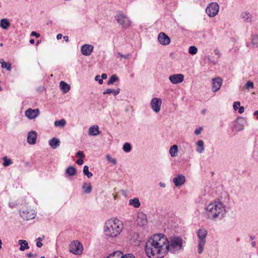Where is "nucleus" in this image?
I'll return each instance as SVG.
<instances>
[{"mask_svg": "<svg viewBox=\"0 0 258 258\" xmlns=\"http://www.w3.org/2000/svg\"><path fill=\"white\" fill-rule=\"evenodd\" d=\"M167 237L162 234H154L149 238L145 248L149 258H163L166 254L165 244Z\"/></svg>", "mask_w": 258, "mask_h": 258, "instance_id": "1", "label": "nucleus"}, {"mask_svg": "<svg viewBox=\"0 0 258 258\" xmlns=\"http://www.w3.org/2000/svg\"><path fill=\"white\" fill-rule=\"evenodd\" d=\"M205 213L209 219L215 221L221 220L226 213L225 206L221 202L211 203L205 208Z\"/></svg>", "mask_w": 258, "mask_h": 258, "instance_id": "2", "label": "nucleus"}, {"mask_svg": "<svg viewBox=\"0 0 258 258\" xmlns=\"http://www.w3.org/2000/svg\"><path fill=\"white\" fill-rule=\"evenodd\" d=\"M123 227L122 222L117 219L108 220L105 223L104 232L106 237L114 238L120 233Z\"/></svg>", "mask_w": 258, "mask_h": 258, "instance_id": "3", "label": "nucleus"}, {"mask_svg": "<svg viewBox=\"0 0 258 258\" xmlns=\"http://www.w3.org/2000/svg\"><path fill=\"white\" fill-rule=\"evenodd\" d=\"M184 241L180 236H173L167 239L165 248L166 254L168 252L171 253H178L184 249Z\"/></svg>", "mask_w": 258, "mask_h": 258, "instance_id": "4", "label": "nucleus"}, {"mask_svg": "<svg viewBox=\"0 0 258 258\" xmlns=\"http://www.w3.org/2000/svg\"><path fill=\"white\" fill-rule=\"evenodd\" d=\"M207 233V231L204 228L200 229L197 231V236L199 238L198 251L199 254H201L203 252Z\"/></svg>", "mask_w": 258, "mask_h": 258, "instance_id": "5", "label": "nucleus"}, {"mask_svg": "<svg viewBox=\"0 0 258 258\" xmlns=\"http://www.w3.org/2000/svg\"><path fill=\"white\" fill-rule=\"evenodd\" d=\"M115 20L118 24L123 28L129 27L131 25V21L129 18L124 14L122 11H117L115 16Z\"/></svg>", "mask_w": 258, "mask_h": 258, "instance_id": "6", "label": "nucleus"}, {"mask_svg": "<svg viewBox=\"0 0 258 258\" xmlns=\"http://www.w3.org/2000/svg\"><path fill=\"white\" fill-rule=\"evenodd\" d=\"M220 6L216 2L210 3L206 9V13L210 17H214L218 13Z\"/></svg>", "mask_w": 258, "mask_h": 258, "instance_id": "7", "label": "nucleus"}, {"mask_svg": "<svg viewBox=\"0 0 258 258\" xmlns=\"http://www.w3.org/2000/svg\"><path fill=\"white\" fill-rule=\"evenodd\" d=\"M70 251L75 254H80L82 252V245L77 240L72 242L69 246Z\"/></svg>", "mask_w": 258, "mask_h": 258, "instance_id": "8", "label": "nucleus"}, {"mask_svg": "<svg viewBox=\"0 0 258 258\" xmlns=\"http://www.w3.org/2000/svg\"><path fill=\"white\" fill-rule=\"evenodd\" d=\"M245 121L242 118L236 119L234 121L232 127L233 131L240 132L242 131L244 128V124Z\"/></svg>", "mask_w": 258, "mask_h": 258, "instance_id": "9", "label": "nucleus"}, {"mask_svg": "<svg viewBox=\"0 0 258 258\" xmlns=\"http://www.w3.org/2000/svg\"><path fill=\"white\" fill-rule=\"evenodd\" d=\"M162 103V100L160 98H153L150 103L151 108L156 113L159 112Z\"/></svg>", "mask_w": 258, "mask_h": 258, "instance_id": "10", "label": "nucleus"}, {"mask_svg": "<svg viewBox=\"0 0 258 258\" xmlns=\"http://www.w3.org/2000/svg\"><path fill=\"white\" fill-rule=\"evenodd\" d=\"M25 116L30 119H33L38 117L40 114V110L36 108L33 109L29 108L25 111Z\"/></svg>", "mask_w": 258, "mask_h": 258, "instance_id": "11", "label": "nucleus"}, {"mask_svg": "<svg viewBox=\"0 0 258 258\" xmlns=\"http://www.w3.org/2000/svg\"><path fill=\"white\" fill-rule=\"evenodd\" d=\"M158 40L159 42L163 45H167L171 42L170 37L164 32H160L159 34Z\"/></svg>", "mask_w": 258, "mask_h": 258, "instance_id": "12", "label": "nucleus"}, {"mask_svg": "<svg viewBox=\"0 0 258 258\" xmlns=\"http://www.w3.org/2000/svg\"><path fill=\"white\" fill-rule=\"evenodd\" d=\"M170 81L173 84L181 83L184 79V76L182 74H178L171 75L169 77Z\"/></svg>", "mask_w": 258, "mask_h": 258, "instance_id": "13", "label": "nucleus"}, {"mask_svg": "<svg viewBox=\"0 0 258 258\" xmlns=\"http://www.w3.org/2000/svg\"><path fill=\"white\" fill-rule=\"evenodd\" d=\"M94 47L90 44H84L81 46V51L83 55L85 56L90 55L93 50Z\"/></svg>", "mask_w": 258, "mask_h": 258, "instance_id": "14", "label": "nucleus"}, {"mask_svg": "<svg viewBox=\"0 0 258 258\" xmlns=\"http://www.w3.org/2000/svg\"><path fill=\"white\" fill-rule=\"evenodd\" d=\"M173 182L177 187L182 185L185 182V177L182 174H178L173 178Z\"/></svg>", "mask_w": 258, "mask_h": 258, "instance_id": "15", "label": "nucleus"}, {"mask_svg": "<svg viewBox=\"0 0 258 258\" xmlns=\"http://www.w3.org/2000/svg\"><path fill=\"white\" fill-rule=\"evenodd\" d=\"M222 81L220 78H214L212 79V90L214 92L218 91L222 85Z\"/></svg>", "mask_w": 258, "mask_h": 258, "instance_id": "16", "label": "nucleus"}, {"mask_svg": "<svg viewBox=\"0 0 258 258\" xmlns=\"http://www.w3.org/2000/svg\"><path fill=\"white\" fill-rule=\"evenodd\" d=\"M137 222L138 225L140 226L145 225L147 223V216L143 213L138 214L137 218Z\"/></svg>", "mask_w": 258, "mask_h": 258, "instance_id": "17", "label": "nucleus"}, {"mask_svg": "<svg viewBox=\"0 0 258 258\" xmlns=\"http://www.w3.org/2000/svg\"><path fill=\"white\" fill-rule=\"evenodd\" d=\"M20 215L22 218L25 220H29L33 219L35 218V215L32 211H29L28 210L23 211L21 213Z\"/></svg>", "mask_w": 258, "mask_h": 258, "instance_id": "18", "label": "nucleus"}, {"mask_svg": "<svg viewBox=\"0 0 258 258\" xmlns=\"http://www.w3.org/2000/svg\"><path fill=\"white\" fill-rule=\"evenodd\" d=\"M37 138V134L35 131H32L30 132L27 136V142L30 145H33L36 143Z\"/></svg>", "mask_w": 258, "mask_h": 258, "instance_id": "19", "label": "nucleus"}, {"mask_svg": "<svg viewBox=\"0 0 258 258\" xmlns=\"http://www.w3.org/2000/svg\"><path fill=\"white\" fill-rule=\"evenodd\" d=\"M100 133L99 131V127L98 125H95L91 126L89 128V134L91 136H96Z\"/></svg>", "mask_w": 258, "mask_h": 258, "instance_id": "20", "label": "nucleus"}, {"mask_svg": "<svg viewBox=\"0 0 258 258\" xmlns=\"http://www.w3.org/2000/svg\"><path fill=\"white\" fill-rule=\"evenodd\" d=\"M83 192L85 194H89L91 192L92 186L90 183L85 182L82 185Z\"/></svg>", "mask_w": 258, "mask_h": 258, "instance_id": "21", "label": "nucleus"}, {"mask_svg": "<svg viewBox=\"0 0 258 258\" xmlns=\"http://www.w3.org/2000/svg\"><path fill=\"white\" fill-rule=\"evenodd\" d=\"M60 143L59 139L56 138H53L49 141V144L53 149H56L58 147Z\"/></svg>", "mask_w": 258, "mask_h": 258, "instance_id": "22", "label": "nucleus"}, {"mask_svg": "<svg viewBox=\"0 0 258 258\" xmlns=\"http://www.w3.org/2000/svg\"><path fill=\"white\" fill-rule=\"evenodd\" d=\"M10 26V22L7 18H4L0 21V27L4 30H7Z\"/></svg>", "mask_w": 258, "mask_h": 258, "instance_id": "23", "label": "nucleus"}, {"mask_svg": "<svg viewBox=\"0 0 258 258\" xmlns=\"http://www.w3.org/2000/svg\"><path fill=\"white\" fill-rule=\"evenodd\" d=\"M18 243L20 245L19 249L21 251H24L25 249H27L29 248L28 242L25 240H19Z\"/></svg>", "mask_w": 258, "mask_h": 258, "instance_id": "24", "label": "nucleus"}, {"mask_svg": "<svg viewBox=\"0 0 258 258\" xmlns=\"http://www.w3.org/2000/svg\"><path fill=\"white\" fill-rule=\"evenodd\" d=\"M120 89L117 88V89L115 90L111 88H107L106 90H105L103 92V94H112L114 96H116L118 95L120 92Z\"/></svg>", "mask_w": 258, "mask_h": 258, "instance_id": "25", "label": "nucleus"}, {"mask_svg": "<svg viewBox=\"0 0 258 258\" xmlns=\"http://www.w3.org/2000/svg\"><path fill=\"white\" fill-rule=\"evenodd\" d=\"M59 86L64 93L68 92L70 90V86L64 81H61Z\"/></svg>", "mask_w": 258, "mask_h": 258, "instance_id": "26", "label": "nucleus"}, {"mask_svg": "<svg viewBox=\"0 0 258 258\" xmlns=\"http://www.w3.org/2000/svg\"><path fill=\"white\" fill-rule=\"evenodd\" d=\"M66 173L70 176H74L77 173V170L74 166H70L66 169Z\"/></svg>", "mask_w": 258, "mask_h": 258, "instance_id": "27", "label": "nucleus"}, {"mask_svg": "<svg viewBox=\"0 0 258 258\" xmlns=\"http://www.w3.org/2000/svg\"><path fill=\"white\" fill-rule=\"evenodd\" d=\"M198 148L197 152L199 153H202L204 150V142L203 140H199L197 143Z\"/></svg>", "mask_w": 258, "mask_h": 258, "instance_id": "28", "label": "nucleus"}, {"mask_svg": "<svg viewBox=\"0 0 258 258\" xmlns=\"http://www.w3.org/2000/svg\"><path fill=\"white\" fill-rule=\"evenodd\" d=\"M178 152V146L176 145L172 146L169 149V153L171 157H175Z\"/></svg>", "mask_w": 258, "mask_h": 258, "instance_id": "29", "label": "nucleus"}, {"mask_svg": "<svg viewBox=\"0 0 258 258\" xmlns=\"http://www.w3.org/2000/svg\"><path fill=\"white\" fill-rule=\"evenodd\" d=\"M129 204L136 208L140 207L141 206L140 202L138 198H134L130 200Z\"/></svg>", "mask_w": 258, "mask_h": 258, "instance_id": "30", "label": "nucleus"}, {"mask_svg": "<svg viewBox=\"0 0 258 258\" xmlns=\"http://www.w3.org/2000/svg\"><path fill=\"white\" fill-rule=\"evenodd\" d=\"M241 16L244 20V21L246 23H250L251 21V15L249 13L247 12L242 13Z\"/></svg>", "mask_w": 258, "mask_h": 258, "instance_id": "31", "label": "nucleus"}, {"mask_svg": "<svg viewBox=\"0 0 258 258\" xmlns=\"http://www.w3.org/2000/svg\"><path fill=\"white\" fill-rule=\"evenodd\" d=\"M119 80L118 77L116 75H112L107 82V84L110 85L113 84L114 82Z\"/></svg>", "mask_w": 258, "mask_h": 258, "instance_id": "32", "label": "nucleus"}, {"mask_svg": "<svg viewBox=\"0 0 258 258\" xmlns=\"http://www.w3.org/2000/svg\"><path fill=\"white\" fill-rule=\"evenodd\" d=\"M83 173L84 175L87 176L88 178H90L93 176V174L89 172V167L87 165L84 166Z\"/></svg>", "mask_w": 258, "mask_h": 258, "instance_id": "33", "label": "nucleus"}, {"mask_svg": "<svg viewBox=\"0 0 258 258\" xmlns=\"http://www.w3.org/2000/svg\"><path fill=\"white\" fill-rule=\"evenodd\" d=\"M66 124V121L64 119H61L59 120L55 121L54 125L55 126L63 127Z\"/></svg>", "mask_w": 258, "mask_h": 258, "instance_id": "34", "label": "nucleus"}, {"mask_svg": "<svg viewBox=\"0 0 258 258\" xmlns=\"http://www.w3.org/2000/svg\"><path fill=\"white\" fill-rule=\"evenodd\" d=\"M3 165L5 167H8L13 164V161L11 159L8 158L7 156L3 158Z\"/></svg>", "mask_w": 258, "mask_h": 258, "instance_id": "35", "label": "nucleus"}, {"mask_svg": "<svg viewBox=\"0 0 258 258\" xmlns=\"http://www.w3.org/2000/svg\"><path fill=\"white\" fill-rule=\"evenodd\" d=\"M1 63L3 68H5L8 71H10L11 70V63L5 62L3 59L1 60Z\"/></svg>", "mask_w": 258, "mask_h": 258, "instance_id": "36", "label": "nucleus"}, {"mask_svg": "<svg viewBox=\"0 0 258 258\" xmlns=\"http://www.w3.org/2000/svg\"><path fill=\"white\" fill-rule=\"evenodd\" d=\"M122 149L124 152L128 153L131 151L132 146L129 143H125L123 145Z\"/></svg>", "mask_w": 258, "mask_h": 258, "instance_id": "37", "label": "nucleus"}, {"mask_svg": "<svg viewBox=\"0 0 258 258\" xmlns=\"http://www.w3.org/2000/svg\"><path fill=\"white\" fill-rule=\"evenodd\" d=\"M120 251H116L109 254L106 258H119Z\"/></svg>", "mask_w": 258, "mask_h": 258, "instance_id": "38", "label": "nucleus"}, {"mask_svg": "<svg viewBox=\"0 0 258 258\" xmlns=\"http://www.w3.org/2000/svg\"><path fill=\"white\" fill-rule=\"evenodd\" d=\"M119 258H135L134 254L132 253H127L123 255L122 252L120 251V254H119Z\"/></svg>", "mask_w": 258, "mask_h": 258, "instance_id": "39", "label": "nucleus"}, {"mask_svg": "<svg viewBox=\"0 0 258 258\" xmlns=\"http://www.w3.org/2000/svg\"><path fill=\"white\" fill-rule=\"evenodd\" d=\"M198 49L195 46H190L188 49V52L191 54H195L197 53Z\"/></svg>", "mask_w": 258, "mask_h": 258, "instance_id": "40", "label": "nucleus"}, {"mask_svg": "<svg viewBox=\"0 0 258 258\" xmlns=\"http://www.w3.org/2000/svg\"><path fill=\"white\" fill-rule=\"evenodd\" d=\"M251 42L253 46L258 47V36H253L251 39Z\"/></svg>", "mask_w": 258, "mask_h": 258, "instance_id": "41", "label": "nucleus"}, {"mask_svg": "<svg viewBox=\"0 0 258 258\" xmlns=\"http://www.w3.org/2000/svg\"><path fill=\"white\" fill-rule=\"evenodd\" d=\"M106 159L110 162L112 163L114 165L116 164L117 163L116 159L115 158H111L109 155H107L106 156Z\"/></svg>", "mask_w": 258, "mask_h": 258, "instance_id": "42", "label": "nucleus"}, {"mask_svg": "<svg viewBox=\"0 0 258 258\" xmlns=\"http://www.w3.org/2000/svg\"><path fill=\"white\" fill-rule=\"evenodd\" d=\"M245 87L246 89H249L250 88H253V83L251 81H248L245 84Z\"/></svg>", "mask_w": 258, "mask_h": 258, "instance_id": "43", "label": "nucleus"}, {"mask_svg": "<svg viewBox=\"0 0 258 258\" xmlns=\"http://www.w3.org/2000/svg\"><path fill=\"white\" fill-rule=\"evenodd\" d=\"M240 105V102L239 101H236L233 103V109L234 110H237L238 109L239 107L238 106Z\"/></svg>", "mask_w": 258, "mask_h": 258, "instance_id": "44", "label": "nucleus"}, {"mask_svg": "<svg viewBox=\"0 0 258 258\" xmlns=\"http://www.w3.org/2000/svg\"><path fill=\"white\" fill-rule=\"evenodd\" d=\"M95 80V81H98L100 84H102L103 83V80L101 79L100 76L99 75L96 76Z\"/></svg>", "mask_w": 258, "mask_h": 258, "instance_id": "45", "label": "nucleus"}, {"mask_svg": "<svg viewBox=\"0 0 258 258\" xmlns=\"http://www.w3.org/2000/svg\"><path fill=\"white\" fill-rule=\"evenodd\" d=\"M77 157H79V158H83L85 157V155L83 152V151H79L76 153Z\"/></svg>", "mask_w": 258, "mask_h": 258, "instance_id": "46", "label": "nucleus"}, {"mask_svg": "<svg viewBox=\"0 0 258 258\" xmlns=\"http://www.w3.org/2000/svg\"><path fill=\"white\" fill-rule=\"evenodd\" d=\"M203 128L202 127H200L199 128L196 129L195 131V134L196 135H199L201 134V132L203 130Z\"/></svg>", "mask_w": 258, "mask_h": 258, "instance_id": "47", "label": "nucleus"}, {"mask_svg": "<svg viewBox=\"0 0 258 258\" xmlns=\"http://www.w3.org/2000/svg\"><path fill=\"white\" fill-rule=\"evenodd\" d=\"M117 54L121 57L123 58L124 59H127L129 58L130 55L127 54V55H123L120 52H117Z\"/></svg>", "mask_w": 258, "mask_h": 258, "instance_id": "48", "label": "nucleus"}, {"mask_svg": "<svg viewBox=\"0 0 258 258\" xmlns=\"http://www.w3.org/2000/svg\"><path fill=\"white\" fill-rule=\"evenodd\" d=\"M31 36H35L36 37L38 38L40 35L39 33L36 32L35 31H32L31 33Z\"/></svg>", "mask_w": 258, "mask_h": 258, "instance_id": "49", "label": "nucleus"}, {"mask_svg": "<svg viewBox=\"0 0 258 258\" xmlns=\"http://www.w3.org/2000/svg\"><path fill=\"white\" fill-rule=\"evenodd\" d=\"M76 163L79 165H81L83 164L84 163V161H83V158H79L77 161H76Z\"/></svg>", "mask_w": 258, "mask_h": 258, "instance_id": "50", "label": "nucleus"}, {"mask_svg": "<svg viewBox=\"0 0 258 258\" xmlns=\"http://www.w3.org/2000/svg\"><path fill=\"white\" fill-rule=\"evenodd\" d=\"M238 112L240 114L242 113L244 111V107L243 106H240L238 108Z\"/></svg>", "mask_w": 258, "mask_h": 258, "instance_id": "51", "label": "nucleus"}, {"mask_svg": "<svg viewBox=\"0 0 258 258\" xmlns=\"http://www.w3.org/2000/svg\"><path fill=\"white\" fill-rule=\"evenodd\" d=\"M26 255L29 257H33V256H36V254H32L31 253V252L30 253H27L26 254Z\"/></svg>", "mask_w": 258, "mask_h": 258, "instance_id": "52", "label": "nucleus"}, {"mask_svg": "<svg viewBox=\"0 0 258 258\" xmlns=\"http://www.w3.org/2000/svg\"><path fill=\"white\" fill-rule=\"evenodd\" d=\"M101 79L103 80V79H105L107 78V75L105 73H103L101 75V76H100Z\"/></svg>", "mask_w": 258, "mask_h": 258, "instance_id": "53", "label": "nucleus"}, {"mask_svg": "<svg viewBox=\"0 0 258 258\" xmlns=\"http://www.w3.org/2000/svg\"><path fill=\"white\" fill-rule=\"evenodd\" d=\"M42 245L43 244L41 242H40L39 241H36V246L37 247H42Z\"/></svg>", "mask_w": 258, "mask_h": 258, "instance_id": "54", "label": "nucleus"}, {"mask_svg": "<svg viewBox=\"0 0 258 258\" xmlns=\"http://www.w3.org/2000/svg\"><path fill=\"white\" fill-rule=\"evenodd\" d=\"M44 236H43L42 237H38V238L36 239V241H39L40 242H41V241H42L44 239Z\"/></svg>", "mask_w": 258, "mask_h": 258, "instance_id": "55", "label": "nucleus"}, {"mask_svg": "<svg viewBox=\"0 0 258 258\" xmlns=\"http://www.w3.org/2000/svg\"><path fill=\"white\" fill-rule=\"evenodd\" d=\"M62 35L61 33H59L56 35L57 39L59 40L62 38Z\"/></svg>", "mask_w": 258, "mask_h": 258, "instance_id": "56", "label": "nucleus"}, {"mask_svg": "<svg viewBox=\"0 0 258 258\" xmlns=\"http://www.w3.org/2000/svg\"><path fill=\"white\" fill-rule=\"evenodd\" d=\"M159 184L160 187H166V184L163 183V182H160Z\"/></svg>", "mask_w": 258, "mask_h": 258, "instance_id": "57", "label": "nucleus"}, {"mask_svg": "<svg viewBox=\"0 0 258 258\" xmlns=\"http://www.w3.org/2000/svg\"><path fill=\"white\" fill-rule=\"evenodd\" d=\"M254 116H256V119L258 120V110H256L253 112Z\"/></svg>", "mask_w": 258, "mask_h": 258, "instance_id": "58", "label": "nucleus"}, {"mask_svg": "<svg viewBox=\"0 0 258 258\" xmlns=\"http://www.w3.org/2000/svg\"><path fill=\"white\" fill-rule=\"evenodd\" d=\"M63 38V39L65 41H66V42H69V37L68 36H64Z\"/></svg>", "mask_w": 258, "mask_h": 258, "instance_id": "59", "label": "nucleus"}, {"mask_svg": "<svg viewBox=\"0 0 258 258\" xmlns=\"http://www.w3.org/2000/svg\"><path fill=\"white\" fill-rule=\"evenodd\" d=\"M214 52L215 53V54H217V55H218L219 54V51H218V49H216L215 50H214Z\"/></svg>", "mask_w": 258, "mask_h": 258, "instance_id": "60", "label": "nucleus"}, {"mask_svg": "<svg viewBox=\"0 0 258 258\" xmlns=\"http://www.w3.org/2000/svg\"><path fill=\"white\" fill-rule=\"evenodd\" d=\"M206 112V109H203L202 111H201V113L203 114H205Z\"/></svg>", "mask_w": 258, "mask_h": 258, "instance_id": "61", "label": "nucleus"}, {"mask_svg": "<svg viewBox=\"0 0 258 258\" xmlns=\"http://www.w3.org/2000/svg\"><path fill=\"white\" fill-rule=\"evenodd\" d=\"M29 42L31 44H34L35 42V41L33 39H31L30 40Z\"/></svg>", "mask_w": 258, "mask_h": 258, "instance_id": "62", "label": "nucleus"}, {"mask_svg": "<svg viewBox=\"0 0 258 258\" xmlns=\"http://www.w3.org/2000/svg\"><path fill=\"white\" fill-rule=\"evenodd\" d=\"M255 244H256V243H255V241H252V242H251V245H252V246L253 247H254V246H255Z\"/></svg>", "mask_w": 258, "mask_h": 258, "instance_id": "63", "label": "nucleus"}, {"mask_svg": "<svg viewBox=\"0 0 258 258\" xmlns=\"http://www.w3.org/2000/svg\"><path fill=\"white\" fill-rule=\"evenodd\" d=\"M51 23V21H48L47 23V24L48 25L49 24Z\"/></svg>", "mask_w": 258, "mask_h": 258, "instance_id": "64", "label": "nucleus"}]
</instances>
